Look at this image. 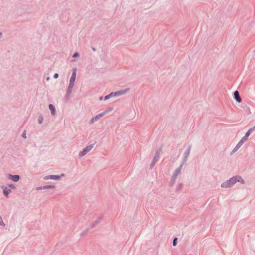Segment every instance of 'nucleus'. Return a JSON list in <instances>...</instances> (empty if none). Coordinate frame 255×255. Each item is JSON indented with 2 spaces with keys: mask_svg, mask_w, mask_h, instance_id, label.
Masks as SVG:
<instances>
[{
  "mask_svg": "<svg viewBox=\"0 0 255 255\" xmlns=\"http://www.w3.org/2000/svg\"><path fill=\"white\" fill-rule=\"evenodd\" d=\"M241 177H235L230 178L229 180L223 183L221 185V187L223 188H228L231 187L236 182H239L241 180Z\"/></svg>",
  "mask_w": 255,
  "mask_h": 255,
  "instance_id": "f257e3e1",
  "label": "nucleus"
},
{
  "mask_svg": "<svg viewBox=\"0 0 255 255\" xmlns=\"http://www.w3.org/2000/svg\"><path fill=\"white\" fill-rule=\"evenodd\" d=\"M93 147V145H89L86 146L83 150L79 153V156L81 157L85 155L87 153L89 152Z\"/></svg>",
  "mask_w": 255,
  "mask_h": 255,
  "instance_id": "f03ea898",
  "label": "nucleus"
},
{
  "mask_svg": "<svg viewBox=\"0 0 255 255\" xmlns=\"http://www.w3.org/2000/svg\"><path fill=\"white\" fill-rule=\"evenodd\" d=\"M248 140V138L244 136L241 140L238 142L237 145L236 146L235 148L233 150V152L236 151L242 145V144Z\"/></svg>",
  "mask_w": 255,
  "mask_h": 255,
  "instance_id": "7ed1b4c3",
  "label": "nucleus"
},
{
  "mask_svg": "<svg viewBox=\"0 0 255 255\" xmlns=\"http://www.w3.org/2000/svg\"><path fill=\"white\" fill-rule=\"evenodd\" d=\"M129 89H126L125 90L118 91L115 92H112L113 97L123 95L129 91Z\"/></svg>",
  "mask_w": 255,
  "mask_h": 255,
  "instance_id": "20e7f679",
  "label": "nucleus"
},
{
  "mask_svg": "<svg viewBox=\"0 0 255 255\" xmlns=\"http://www.w3.org/2000/svg\"><path fill=\"white\" fill-rule=\"evenodd\" d=\"M60 178V176L58 175H50L48 176H46L44 178L45 179L48 180V179H52V180H58Z\"/></svg>",
  "mask_w": 255,
  "mask_h": 255,
  "instance_id": "39448f33",
  "label": "nucleus"
},
{
  "mask_svg": "<svg viewBox=\"0 0 255 255\" xmlns=\"http://www.w3.org/2000/svg\"><path fill=\"white\" fill-rule=\"evenodd\" d=\"M8 177L9 179H11L12 180H13V181H15V182L18 181L20 179L19 176L17 175H12L9 174L8 175Z\"/></svg>",
  "mask_w": 255,
  "mask_h": 255,
  "instance_id": "423d86ee",
  "label": "nucleus"
},
{
  "mask_svg": "<svg viewBox=\"0 0 255 255\" xmlns=\"http://www.w3.org/2000/svg\"><path fill=\"white\" fill-rule=\"evenodd\" d=\"M234 97L236 100L238 102L240 103L241 102V98L239 96V94L238 91H236L234 92Z\"/></svg>",
  "mask_w": 255,
  "mask_h": 255,
  "instance_id": "0eeeda50",
  "label": "nucleus"
},
{
  "mask_svg": "<svg viewBox=\"0 0 255 255\" xmlns=\"http://www.w3.org/2000/svg\"><path fill=\"white\" fill-rule=\"evenodd\" d=\"M76 77L74 76H71L70 79V83H69V88H72L74 85V83L75 82Z\"/></svg>",
  "mask_w": 255,
  "mask_h": 255,
  "instance_id": "6e6552de",
  "label": "nucleus"
},
{
  "mask_svg": "<svg viewBox=\"0 0 255 255\" xmlns=\"http://www.w3.org/2000/svg\"><path fill=\"white\" fill-rule=\"evenodd\" d=\"M255 129V126L252 128L248 130V131L246 133L245 137H246V138H248L249 136L250 135V133L252 132Z\"/></svg>",
  "mask_w": 255,
  "mask_h": 255,
  "instance_id": "1a4fd4ad",
  "label": "nucleus"
},
{
  "mask_svg": "<svg viewBox=\"0 0 255 255\" xmlns=\"http://www.w3.org/2000/svg\"><path fill=\"white\" fill-rule=\"evenodd\" d=\"M11 192V190L7 188V187L3 188V193L7 197L8 194Z\"/></svg>",
  "mask_w": 255,
  "mask_h": 255,
  "instance_id": "9d476101",
  "label": "nucleus"
},
{
  "mask_svg": "<svg viewBox=\"0 0 255 255\" xmlns=\"http://www.w3.org/2000/svg\"><path fill=\"white\" fill-rule=\"evenodd\" d=\"M49 108L51 111L52 115H54L55 114V109L54 106L52 104H50L49 105Z\"/></svg>",
  "mask_w": 255,
  "mask_h": 255,
  "instance_id": "9b49d317",
  "label": "nucleus"
},
{
  "mask_svg": "<svg viewBox=\"0 0 255 255\" xmlns=\"http://www.w3.org/2000/svg\"><path fill=\"white\" fill-rule=\"evenodd\" d=\"M43 189H54L55 188L54 185H47L42 186Z\"/></svg>",
  "mask_w": 255,
  "mask_h": 255,
  "instance_id": "f8f14e48",
  "label": "nucleus"
},
{
  "mask_svg": "<svg viewBox=\"0 0 255 255\" xmlns=\"http://www.w3.org/2000/svg\"><path fill=\"white\" fill-rule=\"evenodd\" d=\"M105 114V112L101 113L95 116V119L98 120L101 118Z\"/></svg>",
  "mask_w": 255,
  "mask_h": 255,
  "instance_id": "ddd939ff",
  "label": "nucleus"
},
{
  "mask_svg": "<svg viewBox=\"0 0 255 255\" xmlns=\"http://www.w3.org/2000/svg\"><path fill=\"white\" fill-rule=\"evenodd\" d=\"M112 97H113V94H112V92L110 94H109V95L106 96L105 97V98H104V100H107V99H108Z\"/></svg>",
  "mask_w": 255,
  "mask_h": 255,
  "instance_id": "4468645a",
  "label": "nucleus"
},
{
  "mask_svg": "<svg viewBox=\"0 0 255 255\" xmlns=\"http://www.w3.org/2000/svg\"><path fill=\"white\" fill-rule=\"evenodd\" d=\"M76 69L74 68L73 69V73H72V76H74V77H76Z\"/></svg>",
  "mask_w": 255,
  "mask_h": 255,
  "instance_id": "2eb2a0df",
  "label": "nucleus"
},
{
  "mask_svg": "<svg viewBox=\"0 0 255 255\" xmlns=\"http://www.w3.org/2000/svg\"><path fill=\"white\" fill-rule=\"evenodd\" d=\"M97 120L95 119V117H93L90 121V124H92L94 122H95L96 121H97Z\"/></svg>",
  "mask_w": 255,
  "mask_h": 255,
  "instance_id": "dca6fc26",
  "label": "nucleus"
},
{
  "mask_svg": "<svg viewBox=\"0 0 255 255\" xmlns=\"http://www.w3.org/2000/svg\"><path fill=\"white\" fill-rule=\"evenodd\" d=\"M177 238H175L173 240V246H176V244H177Z\"/></svg>",
  "mask_w": 255,
  "mask_h": 255,
  "instance_id": "f3484780",
  "label": "nucleus"
},
{
  "mask_svg": "<svg viewBox=\"0 0 255 255\" xmlns=\"http://www.w3.org/2000/svg\"><path fill=\"white\" fill-rule=\"evenodd\" d=\"M78 56H79V54H78V53H77V52H76V53H75L73 55V57H78Z\"/></svg>",
  "mask_w": 255,
  "mask_h": 255,
  "instance_id": "a211bd4d",
  "label": "nucleus"
},
{
  "mask_svg": "<svg viewBox=\"0 0 255 255\" xmlns=\"http://www.w3.org/2000/svg\"><path fill=\"white\" fill-rule=\"evenodd\" d=\"M9 187L11 188H12V189H14L15 188V186L13 184L9 185Z\"/></svg>",
  "mask_w": 255,
  "mask_h": 255,
  "instance_id": "6ab92c4d",
  "label": "nucleus"
},
{
  "mask_svg": "<svg viewBox=\"0 0 255 255\" xmlns=\"http://www.w3.org/2000/svg\"><path fill=\"white\" fill-rule=\"evenodd\" d=\"M43 188H42V186H41V187H37L36 188V190H43Z\"/></svg>",
  "mask_w": 255,
  "mask_h": 255,
  "instance_id": "aec40b11",
  "label": "nucleus"
},
{
  "mask_svg": "<svg viewBox=\"0 0 255 255\" xmlns=\"http://www.w3.org/2000/svg\"><path fill=\"white\" fill-rule=\"evenodd\" d=\"M58 77V74L57 73H55L54 75V78H57Z\"/></svg>",
  "mask_w": 255,
  "mask_h": 255,
  "instance_id": "412c9836",
  "label": "nucleus"
},
{
  "mask_svg": "<svg viewBox=\"0 0 255 255\" xmlns=\"http://www.w3.org/2000/svg\"><path fill=\"white\" fill-rule=\"evenodd\" d=\"M22 136L24 138H26V132L25 131H24L23 134H22Z\"/></svg>",
  "mask_w": 255,
  "mask_h": 255,
  "instance_id": "4be33fe9",
  "label": "nucleus"
},
{
  "mask_svg": "<svg viewBox=\"0 0 255 255\" xmlns=\"http://www.w3.org/2000/svg\"><path fill=\"white\" fill-rule=\"evenodd\" d=\"M42 119H41V120H39V123H41L42 122Z\"/></svg>",
  "mask_w": 255,
  "mask_h": 255,
  "instance_id": "5701e85b",
  "label": "nucleus"
},
{
  "mask_svg": "<svg viewBox=\"0 0 255 255\" xmlns=\"http://www.w3.org/2000/svg\"><path fill=\"white\" fill-rule=\"evenodd\" d=\"M1 35H2L1 33H0V38L1 37Z\"/></svg>",
  "mask_w": 255,
  "mask_h": 255,
  "instance_id": "b1692460",
  "label": "nucleus"
},
{
  "mask_svg": "<svg viewBox=\"0 0 255 255\" xmlns=\"http://www.w3.org/2000/svg\"><path fill=\"white\" fill-rule=\"evenodd\" d=\"M102 97H100V100H102Z\"/></svg>",
  "mask_w": 255,
  "mask_h": 255,
  "instance_id": "393cba45",
  "label": "nucleus"
}]
</instances>
